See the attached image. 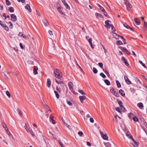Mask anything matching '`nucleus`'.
Segmentation results:
<instances>
[{"label": "nucleus", "mask_w": 147, "mask_h": 147, "mask_svg": "<svg viewBox=\"0 0 147 147\" xmlns=\"http://www.w3.org/2000/svg\"><path fill=\"white\" fill-rule=\"evenodd\" d=\"M115 110L121 113L120 109L119 107H117L116 108Z\"/></svg>", "instance_id": "13d9d810"}, {"label": "nucleus", "mask_w": 147, "mask_h": 147, "mask_svg": "<svg viewBox=\"0 0 147 147\" xmlns=\"http://www.w3.org/2000/svg\"><path fill=\"white\" fill-rule=\"evenodd\" d=\"M117 115H115L114 116V118L113 119L114 121H116V122H117Z\"/></svg>", "instance_id": "a18cd8bd"}, {"label": "nucleus", "mask_w": 147, "mask_h": 147, "mask_svg": "<svg viewBox=\"0 0 147 147\" xmlns=\"http://www.w3.org/2000/svg\"><path fill=\"white\" fill-rule=\"evenodd\" d=\"M124 3L126 4V5H127V4H128L129 3L128 1H127V0H125V1Z\"/></svg>", "instance_id": "338daca9"}, {"label": "nucleus", "mask_w": 147, "mask_h": 147, "mask_svg": "<svg viewBox=\"0 0 147 147\" xmlns=\"http://www.w3.org/2000/svg\"><path fill=\"white\" fill-rule=\"evenodd\" d=\"M121 59L122 61H123V62L125 63V65H126L127 66L129 65V63L126 60L125 58L124 57H123Z\"/></svg>", "instance_id": "4468645a"}, {"label": "nucleus", "mask_w": 147, "mask_h": 147, "mask_svg": "<svg viewBox=\"0 0 147 147\" xmlns=\"http://www.w3.org/2000/svg\"><path fill=\"white\" fill-rule=\"evenodd\" d=\"M13 49L15 51H18L19 49V48L18 47H15L13 48Z\"/></svg>", "instance_id": "e2e57ef3"}, {"label": "nucleus", "mask_w": 147, "mask_h": 147, "mask_svg": "<svg viewBox=\"0 0 147 147\" xmlns=\"http://www.w3.org/2000/svg\"><path fill=\"white\" fill-rule=\"evenodd\" d=\"M3 28L6 30L7 31L8 30L9 28L7 26L5 25L3 27Z\"/></svg>", "instance_id": "c9c22d12"}, {"label": "nucleus", "mask_w": 147, "mask_h": 147, "mask_svg": "<svg viewBox=\"0 0 147 147\" xmlns=\"http://www.w3.org/2000/svg\"><path fill=\"white\" fill-rule=\"evenodd\" d=\"M49 33L50 35H53L52 32L51 31L49 30Z\"/></svg>", "instance_id": "774afa93"}, {"label": "nucleus", "mask_w": 147, "mask_h": 147, "mask_svg": "<svg viewBox=\"0 0 147 147\" xmlns=\"http://www.w3.org/2000/svg\"><path fill=\"white\" fill-rule=\"evenodd\" d=\"M98 65L101 68H102L103 67V64L101 62L98 63Z\"/></svg>", "instance_id": "de8ad7c7"}, {"label": "nucleus", "mask_w": 147, "mask_h": 147, "mask_svg": "<svg viewBox=\"0 0 147 147\" xmlns=\"http://www.w3.org/2000/svg\"><path fill=\"white\" fill-rule=\"evenodd\" d=\"M126 136L129 139H132L133 138L132 136L129 131L127 132L126 133Z\"/></svg>", "instance_id": "9b49d317"}, {"label": "nucleus", "mask_w": 147, "mask_h": 147, "mask_svg": "<svg viewBox=\"0 0 147 147\" xmlns=\"http://www.w3.org/2000/svg\"><path fill=\"white\" fill-rule=\"evenodd\" d=\"M124 79L125 82L127 84H131V82L129 80L127 76H124Z\"/></svg>", "instance_id": "423d86ee"}, {"label": "nucleus", "mask_w": 147, "mask_h": 147, "mask_svg": "<svg viewBox=\"0 0 147 147\" xmlns=\"http://www.w3.org/2000/svg\"><path fill=\"white\" fill-rule=\"evenodd\" d=\"M134 20L135 23L137 25H138L140 24V21L138 19H137V18H135Z\"/></svg>", "instance_id": "6ab92c4d"}, {"label": "nucleus", "mask_w": 147, "mask_h": 147, "mask_svg": "<svg viewBox=\"0 0 147 147\" xmlns=\"http://www.w3.org/2000/svg\"><path fill=\"white\" fill-rule=\"evenodd\" d=\"M99 132H100V134L102 137V138L104 140H108V138L107 136V134H103L102 132L100 130Z\"/></svg>", "instance_id": "7ed1b4c3"}, {"label": "nucleus", "mask_w": 147, "mask_h": 147, "mask_svg": "<svg viewBox=\"0 0 147 147\" xmlns=\"http://www.w3.org/2000/svg\"><path fill=\"white\" fill-rule=\"evenodd\" d=\"M113 36L115 38L117 39H118L119 38V35H117L116 33H113Z\"/></svg>", "instance_id": "412c9836"}, {"label": "nucleus", "mask_w": 147, "mask_h": 147, "mask_svg": "<svg viewBox=\"0 0 147 147\" xmlns=\"http://www.w3.org/2000/svg\"><path fill=\"white\" fill-rule=\"evenodd\" d=\"M38 68L36 66L34 67L33 73L34 75H36L38 74Z\"/></svg>", "instance_id": "1a4fd4ad"}, {"label": "nucleus", "mask_w": 147, "mask_h": 147, "mask_svg": "<svg viewBox=\"0 0 147 147\" xmlns=\"http://www.w3.org/2000/svg\"><path fill=\"white\" fill-rule=\"evenodd\" d=\"M17 111L19 115L21 116L22 115V113L21 111H20L18 109L17 110Z\"/></svg>", "instance_id": "8fccbe9b"}, {"label": "nucleus", "mask_w": 147, "mask_h": 147, "mask_svg": "<svg viewBox=\"0 0 147 147\" xmlns=\"http://www.w3.org/2000/svg\"><path fill=\"white\" fill-rule=\"evenodd\" d=\"M58 10L59 12L62 14H63V12L61 11V8L60 7L58 8Z\"/></svg>", "instance_id": "e433bc0d"}, {"label": "nucleus", "mask_w": 147, "mask_h": 147, "mask_svg": "<svg viewBox=\"0 0 147 147\" xmlns=\"http://www.w3.org/2000/svg\"><path fill=\"white\" fill-rule=\"evenodd\" d=\"M109 22L111 23V22L110 20H108L106 21L105 22V23L106 25L105 26L109 28L111 26V25L109 23Z\"/></svg>", "instance_id": "0eeeda50"}, {"label": "nucleus", "mask_w": 147, "mask_h": 147, "mask_svg": "<svg viewBox=\"0 0 147 147\" xmlns=\"http://www.w3.org/2000/svg\"><path fill=\"white\" fill-rule=\"evenodd\" d=\"M18 36H22L24 38V39H27V38H28L25 35H24L22 33L20 32Z\"/></svg>", "instance_id": "2eb2a0df"}, {"label": "nucleus", "mask_w": 147, "mask_h": 147, "mask_svg": "<svg viewBox=\"0 0 147 147\" xmlns=\"http://www.w3.org/2000/svg\"><path fill=\"white\" fill-rule=\"evenodd\" d=\"M132 140L133 141V142L131 143V144L134 147H138V142H136L134 139L132 138Z\"/></svg>", "instance_id": "39448f33"}, {"label": "nucleus", "mask_w": 147, "mask_h": 147, "mask_svg": "<svg viewBox=\"0 0 147 147\" xmlns=\"http://www.w3.org/2000/svg\"><path fill=\"white\" fill-rule=\"evenodd\" d=\"M111 27L113 31H115V29L114 28V26L113 25H111Z\"/></svg>", "instance_id": "69168bd1"}, {"label": "nucleus", "mask_w": 147, "mask_h": 147, "mask_svg": "<svg viewBox=\"0 0 147 147\" xmlns=\"http://www.w3.org/2000/svg\"><path fill=\"white\" fill-rule=\"evenodd\" d=\"M144 26L145 29H147V23L145 22H144Z\"/></svg>", "instance_id": "3c124183"}, {"label": "nucleus", "mask_w": 147, "mask_h": 147, "mask_svg": "<svg viewBox=\"0 0 147 147\" xmlns=\"http://www.w3.org/2000/svg\"><path fill=\"white\" fill-rule=\"evenodd\" d=\"M11 18V20L13 22H15L17 20L16 16L14 14H11L10 16Z\"/></svg>", "instance_id": "20e7f679"}, {"label": "nucleus", "mask_w": 147, "mask_h": 147, "mask_svg": "<svg viewBox=\"0 0 147 147\" xmlns=\"http://www.w3.org/2000/svg\"><path fill=\"white\" fill-rule=\"evenodd\" d=\"M67 104L70 106H72V103L71 101H67Z\"/></svg>", "instance_id": "09e8293b"}, {"label": "nucleus", "mask_w": 147, "mask_h": 147, "mask_svg": "<svg viewBox=\"0 0 147 147\" xmlns=\"http://www.w3.org/2000/svg\"><path fill=\"white\" fill-rule=\"evenodd\" d=\"M24 127L28 133H30L32 136H34L35 135L34 134L31 128L29 125H28L26 124H25Z\"/></svg>", "instance_id": "f257e3e1"}, {"label": "nucleus", "mask_w": 147, "mask_h": 147, "mask_svg": "<svg viewBox=\"0 0 147 147\" xmlns=\"http://www.w3.org/2000/svg\"><path fill=\"white\" fill-rule=\"evenodd\" d=\"M73 84L71 82H69L68 83V86L69 87V89L71 90V91L73 92V88L72 87Z\"/></svg>", "instance_id": "6e6552de"}, {"label": "nucleus", "mask_w": 147, "mask_h": 147, "mask_svg": "<svg viewBox=\"0 0 147 147\" xmlns=\"http://www.w3.org/2000/svg\"><path fill=\"white\" fill-rule=\"evenodd\" d=\"M9 11L11 12L12 13L14 12V9L12 7H9Z\"/></svg>", "instance_id": "4be33fe9"}, {"label": "nucleus", "mask_w": 147, "mask_h": 147, "mask_svg": "<svg viewBox=\"0 0 147 147\" xmlns=\"http://www.w3.org/2000/svg\"><path fill=\"white\" fill-rule=\"evenodd\" d=\"M6 4L7 5H11V3L9 0H5Z\"/></svg>", "instance_id": "72a5a7b5"}, {"label": "nucleus", "mask_w": 147, "mask_h": 147, "mask_svg": "<svg viewBox=\"0 0 147 147\" xmlns=\"http://www.w3.org/2000/svg\"><path fill=\"white\" fill-rule=\"evenodd\" d=\"M54 74L55 77L57 78H60L62 76V74L59 69H56L54 71Z\"/></svg>", "instance_id": "f03ea898"}, {"label": "nucleus", "mask_w": 147, "mask_h": 147, "mask_svg": "<svg viewBox=\"0 0 147 147\" xmlns=\"http://www.w3.org/2000/svg\"><path fill=\"white\" fill-rule=\"evenodd\" d=\"M2 124L3 127L4 128H5V127H7L6 125L4 122H2Z\"/></svg>", "instance_id": "5fc2aeb1"}, {"label": "nucleus", "mask_w": 147, "mask_h": 147, "mask_svg": "<svg viewBox=\"0 0 147 147\" xmlns=\"http://www.w3.org/2000/svg\"><path fill=\"white\" fill-rule=\"evenodd\" d=\"M111 144L109 143H107L105 145L106 147L108 146V147H111Z\"/></svg>", "instance_id": "4d7b16f0"}, {"label": "nucleus", "mask_w": 147, "mask_h": 147, "mask_svg": "<svg viewBox=\"0 0 147 147\" xmlns=\"http://www.w3.org/2000/svg\"><path fill=\"white\" fill-rule=\"evenodd\" d=\"M98 6L100 8V10H101V11L102 12L105 11V10L100 5H98Z\"/></svg>", "instance_id": "7c9ffc66"}, {"label": "nucleus", "mask_w": 147, "mask_h": 147, "mask_svg": "<svg viewBox=\"0 0 147 147\" xmlns=\"http://www.w3.org/2000/svg\"><path fill=\"white\" fill-rule=\"evenodd\" d=\"M103 70H104L105 74L107 75V76L108 77H110V75L107 72V71L106 70H105L104 69H103Z\"/></svg>", "instance_id": "603ef678"}, {"label": "nucleus", "mask_w": 147, "mask_h": 147, "mask_svg": "<svg viewBox=\"0 0 147 147\" xmlns=\"http://www.w3.org/2000/svg\"><path fill=\"white\" fill-rule=\"evenodd\" d=\"M116 43L117 45H123V43H122V42L120 40L117 41H116Z\"/></svg>", "instance_id": "393cba45"}, {"label": "nucleus", "mask_w": 147, "mask_h": 147, "mask_svg": "<svg viewBox=\"0 0 147 147\" xmlns=\"http://www.w3.org/2000/svg\"><path fill=\"white\" fill-rule=\"evenodd\" d=\"M7 133L9 136H11L10 137H11L12 138H13V136L11 135V133L9 132V131H8Z\"/></svg>", "instance_id": "c03bdc74"}, {"label": "nucleus", "mask_w": 147, "mask_h": 147, "mask_svg": "<svg viewBox=\"0 0 147 147\" xmlns=\"http://www.w3.org/2000/svg\"><path fill=\"white\" fill-rule=\"evenodd\" d=\"M78 134L80 136H82L83 134V133L82 131L78 132Z\"/></svg>", "instance_id": "864d4df0"}, {"label": "nucleus", "mask_w": 147, "mask_h": 147, "mask_svg": "<svg viewBox=\"0 0 147 147\" xmlns=\"http://www.w3.org/2000/svg\"><path fill=\"white\" fill-rule=\"evenodd\" d=\"M25 8L30 12H31L32 11V10L30 8V6L29 4H27L25 7Z\"/></svg>", "instance_id": "f8f14e48"}, {"label": "nucleus", "mask_w": 147, "mask_h": 147, "mask_svg": "<svg viewBox=\"0 0 147 147\" xmlns=\"http://www.w3.org/2000/svg\"><path fill=\"white\" fill-rule=\"evenodd\" d=\"M123 26L126 28L129 29V26L127 24H123Z\"/></svg>", "instance_id": "49530a36"}, {"label": "nucleus", "mask_w": 147, "mask_h": 147, "mask_svg": "<svg viewBox=\"0 0 147 147\" xmlns=\"http://www.w3.org/2000/svg\"><path fill=\"white\" fill-rule=\"evenodd\" d=\"M121 50L123 51H124L125 52L127 50L125 49V48H123V47H121Z\"/></svg>", "instance_id": "bf43d9fd"}, {"label": "nucleus", "mask_w": 147, "mask_h": 147, "mask_svg": "<svg viewBox=\"0 0 147 147\" xmlns=\"http://www.w3.org/2000/svg\"><path fill=\"white\" fill-rule=\"evenodd\" d=\"M42 21L43 22L44 25L45 26H47L48 24L47 23V21L46 20V19H44V20H43Z\"/></svg>", "instance_id": "c756f323"}, {"label": "nucleus", "mask_w": 147, "mask_h": 147, "mask_svg": "<svg viewBox=\"0 0 147 147\" xmlns=\"http://www.w3.org/2000/svg\"><path fill=\"white\" fill-rule=\"evenodd\" d=\"M4 22H2L1 21H0V25L2 27H3L5 25L3 24Z\"/></svg>", "instance_id": "6e6d98bb"}, {"label": "nucleus", "mask_w": 147, "mask_h": 147, "mask_svg": "<svg viewBox=\"0 0 147 147\" xmlns=\"http://www.w3.org/2000/svg\"><path fill=\"white\" fill-rule=\"evenodd\" d=\"M62 84V86L64 87V84L63 82V81H59L58 84Z\"/></svg>", "instance_id": "a19ab883"}, {"label": "nucleus", "mask_w": 147, "mask_h": 147, "mask_svg": "<svg viewBox=\"0 0 147 147\" xmlns=\"http://www.w3.org/2000/svg\"><path fill=\"white\" fill-rule=\"evenodd\" d=\"M118 104L119 105H120V107H121L122 108H123V109L124 110L125 109V108H124V107L123 106V103L121 101H119L118 102Z\"/></svg>", "instance_id": "a878e982"}, {"label": "nucleus", "mask_w": 147, "mask_h": 147, "mask_svg": "<svg viewBox=\"0 0 147 147\" xmlns=\"http://www.w3.org/2000/svg\"><path fill=\"white\" fill-rule=\"evenodd\" d=\"M64 125L66 126L67 127L69 128V126L68 125L65 121H63Z\"/></svg>", "instance_id": "680f3d73"}, {"label": "nucleus", "mask_w": 147, "mask_h": 147, "mask_svg": "<svg viewBox=\"0 0 147 147\" xmlns=\"http://www.w3.org/2000/svg\"><path fill=\"white\" fill-rule=\"evenodd\" d=\"M47 86L48 88H49L50 87L51 85V82L50 79L49 78H48L47 79Z\"/></svg>", "instance_id": "ddd939ff"}, {"label": "nucleus", "mask_w": 147, "mask_h": 147, "mask_svg": "<svg viewBox=\"0 0 147 147\" xmlns=\"http://www.w3.org/2000/svg\"><path fill=\"white\" fill-rule=\"evenodd\" d=\"M64 5L66 7V8L67 9H70V7L65 2L64 0Z\"/></svg>", "instance_id": "b1692460"}, {"label": "nucleus", "mask_w": 147, "mask_h": 147, "mask_svg": "<svg viewBox=\"0 0 147 147\" xmlns=\"http://www.w3.org/2000/svg\"><path fill=\"white\" fill-rule=\"evenodd\" d=\"M100 75L103 78H105L106 77V76L103 73H101L100 74Z\"/></svg>", "instance_id": "58836bf2"}, {"label": "nucleus", "mask_w": 147, "mask_h": 147, "mask_svg": "<svg viewBox=\"0 0 147 147\" xmlns=\"http://www.w3.org/2000/svg\"><path fill=\"white\" fill-rule=\"evenodd\" d=\"M78 91L81 93L82 95H85V93L82 90H78Z\"/></svg>", "instance_id": "4c0bfd02"}, {"label": "nucleus", "mask_w": 147, "mask_h": 147, "mask_svg": "<svg viewBox=\"0 0 147 147\" xmlns=\"http://www.w3.org/2000/svg\"><path fill=\"white\" fill-rule=\"evenodd\" d=\"M105 83L106 85L108 86L110 85V84L109 81L107 80H104Z\"/></svg>", "instance_id": "bb28decb"}, {"label": "nucleus", "mask_w": 147, "mask_h": 147, "mask_svg": "<svg viewBox=\"0 0 147 147\" xmlns=\"http://www.w3.org/2000/svg\"><path fill=\"white\" fill-rule=\"evenodd\" d=\"M54 93L55 94V96L56 98H59V96L58 92L56 91H54Z\"/></svg>", "instance_id": "cd10ccee"}, {"label": "nucleus", "mask_w": 147, "mask_h": 147, "mask_svg": "<svg viewBox=\"0 0 147 147\" xmlns=\"http://www.w3.org/2000/svg\"><path fill=\"white\" fill-rule=\"evenodd\" d=\"M126 7L127 9L129 11L130 10V9L132 7V6L130 3H129L126 5Z\"/></svg>", "instance_id": "a211bd4d"}, {"label": "nucleus", "mask_w": 147, "mask_h": 147, "mask_svg": "<svg viewBox=\"0 0 147 147\" xmlns=\"http://www.w3.org/2000/svg\"><path fill=\"white\" fill-rule=\"evenodd\" d=\"M116 83L118 88H119L121 87V84L118 80L116 81Z\"/></svg>", "instance_id": "5701e85b"}, {"label": "nucleus", "mask_w": 147, "mask_h": 147, "mask_svg": "<svg viewBox=\"0 0 147 147\" xmlns=\"http://www.w3.org/2000/svg\"><path fill=\"white\" fill-rule=\"evenodd\" d=\"M113 94L115 96L117 97H118L119 96L118 94L115 91Z\"/></svg>", "instance_id": "79ce46f5"}, {"label": "nucleus", "mask_w": 147, "mask_h": 147, "mask_svg": "<svg viewBox=\"0 0 147 147\" xmlns=\"http://www.w3.org/2000/svg\"><path fill=\"white\" fill-rule=\"evenodd\" d=\"M92 39L91 38H90L88 40V42L90 44V46H93V45L92 43Z\"/></svg>", "instance_id": "2f4dec72"}, {"label": "nucleus", "mask_w": 147, "mask_h": 147, "mask_svg": "<svg viewBox=\"0 0 147 147\" xmlns=\"http://www.w3.org/2000/svg\"><path fill=\"white\" fill-rule=\"evenodd\" d=\"M93 72L95 74L97 72V70L95 67H94L93 68Z\"/></svg>", "instance_id": "ea45409f"}, {"label": "nucleus", "mask_w": 147, "mask_h": 147, "mask_svg": "<svg viewBox=\"0 0 147 147\" xmlns=\"http://www.w3.org/2000/svg\"><path fill=\"white\" fill-rule=\"evenodd\" d=\"M95 15L96 18H97L98 17H99L101 18H103V16L102 15L97 13H95Z\"/></svg>", "instance_id": "aec40b11"}, {"label": "nucleus", "mask_w": 147, "mask_h": 147, "mask_svg": "<svg viewBox=\"0 0 147 147\" xmlns=\"http://www.w3.org/2000/svg\"><path fill=\"white\" fill-rule=\"evenodd\" d=\"M137 106L139 107V108L142 109L143 107V105L142 103L140 102L138 103L137 105Z\"/></svg>", "instance_id": "dca6fc26"}, {"label": "nucleus", "mask_w": 147, "mask_h": 147, "mask_svg": "<svg viewBox=\"0 0 147 147\" xmlns=\"http://www.w3.org/2000/svg\"><path fill=\"white\" fill-rule=\"evenodd\" d=\"M86 98V96H80L79 97V98L80 100V101L82 103L83 102L84 100H85Z\"/></svg>", "instance_id": "9d476101"}, {"label": "nucleus", "mask_w": 147, "mask_h": 147, "mask_svg": "<svg viewBox=\"0 0 147 147\" xmlns=\"http://www.w3.org/2000/svg\"><path fill=\"white\" fill-rule=\"evenodd\" d=\"M133 115V114L131 113H130L128 114V116L129 117L130 119H131Z\"/></svg>", "instance_id": "f704fd0d"}, {"label": "nucleus", "mask_w": 147, "mask_h": 147, "mask_svg": "<svg viewBox=\"0 0 147 147\" xmlns=\"http://www.w3.org/2000/svg\"><path fill=\"white\" fill-rule=\"evenodd\" d=\"M58 141L59 143V144H60V145L61 146V147H63V144L61 142L60 140H58Z\"/></svg>", "instance_id": "052dcab7"}, {"label": "nucleus", "mask_w": 147, "mask_h": 147, "mask_svg": "<svg viewBox=\"0 0 147 147\" xmlns=\"http://www.w3.org/2000/svg\"><path fill=\"white\" fill-rule=\"evenodd\" d=\"M119 93L123 96H125V93L124 91L122 89H120L119 91Z\"/></svg>", "instance_id": "f3484780"}, {"label": "nucleus", "mask_w": 147, "mask_h": 147, "mask_svg": "<svg viewBox=\"0 0 147 147\" xmlns=\"http://www.w3.org/2000/svg\"><path fill=\"white\" fill-rule=\"evenodd\" d=\"M90 120L91 122L93 123L94 122V119L92 118H90Z\"/></svg>", "instance_id": "0e129e2a"}, {"label": "nucleus", "mask_w": 147, "mask_h": 147, "mask_svg": "<svg viewBox=\"0 0 147 147\" xmlns=\"http://www.w3.org/2000/svg\"><path fill=\"white\" fill-rule=\"evenodd\" d=\"M133 120L135 121H138V119L136 117H134L133 118Z\"/></svg>", "instance_id": "37998d69"}, {"label": "nucleus", "mask_w": 147, "mask_h": 147, "mask_svg": "<svg viewBox=\"0 0 147 147\" xmlns=\"http://www.w3.org/2000/svg\"><path fill=\"white\" fill-rule=\"evenodd\" d=\"M6 94L8 96L9 98H10L11 97V95L9 92L8 91H7L6 92Z\"/></svg>", "instance_id": "473e14b6"}, {"label": "nucleus", "mask_w": 147, "mask_h": 147, "mask_svg": "<svg viewBox=\"0 0 147 147\" xmlns=\"http://www.w3.org/2000/svg\"><path fill=\"white\" fill-rule=\"evenodd\" d=\"M139 63H140L141 64L142 66H143L145 68H146L147 67L145 65V64H144L142 61H141L140 60L139 61Z\"/></svg>", "instance_id": "c85d7f7f"}]
</instances>
